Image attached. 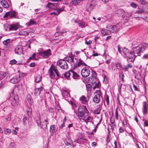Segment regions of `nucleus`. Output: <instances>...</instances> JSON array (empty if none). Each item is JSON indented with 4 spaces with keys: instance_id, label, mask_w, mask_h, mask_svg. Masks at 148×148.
Segmentation results:
<instances>
[{
    "instance_id": "nucleus-6",
    "label": "nucleus",
    "mask_w": 148,
    "mask_h": 148,
    "mask_svg": "<svg viewBox=\"0 0 148 148\" xmlns=\"http://www.w3.org/2000/svg\"><path fill=\"white\" fill-rule=\"evenodd\" d=\"M57 64L59 67L63 69H66L68 67L66 62L64 60H60L58 61Z\"/></svg>"
},
{
    "instance_id": "nucleus-17",
    "label": "nucleus",
    "mask_w": 148,
    "mask_h": 148,
    "mask_svg": "<svg viewBox=\"0 0 148 148\" xmlns=\"http://www.w3.org/2000/svg\"><path fill=\"white\" fill-rule=\"evenodd\" d=\"M20 80V77L19 75H16L11 79L10 82L13 84H16Z\"/></svg>"
},
{
    "instance_id": "nucleus-19",
    "label": "nucleus",
    "mask_w": 148,
    "mask_h": 148,
    "mask_svg": "<svg viewBox=\"0 0 148 148\" xmlns=\"http://www.w3.org/2000/svg\"><path fill=\"white\" fill-rule=\"evenodd\" d=\"M86 140L84 137L82 136L80 137L78 140H76L74 141L75 142H77L80 144H83L84 143H86Z\"/></svg>"
},
{
    "instance_id": "nucleus-5",
    "label": "nucleus",
    "mask_w": 148,
    "mask_h": 148,
    "mask_svg": "<svg viewBox=\"0 0 148 148\" xmlns=\"http://www.w3.org/2000/svg\"><path fill=\"white\" fill-rule=\"evenodd\" d=\"M102 93L100 90H97L94 92L92 98L93 101L96 103H98L101 100V98L102 97Z\"/></svg>"
},
{
    "instance_id": "nucleus-60",
    "label": "nucleus",
    "mask_w": 148,
    "mask_h": 148,
    "mask_svg": "<svg viewBox=\"0 0 148 148\" xmlns=\"http://www.w3.org/2000/svg\"><path fill=\"white\" fill-rule=\"evenodd\" d=\"M123 69L125 71H127L129 69V68L126 65L125 66H124Z\"/></svg>"
},
{
    "instance_id": "nucleus-26",
    "label": "nucleus",
    "mask_w": 148,
    "mask_h": 148,
    "mask_svg": "<svg viewBox=\"0 0 148 148\" xmlns=\"http://www.w3.org/2000/svg\"><path fill=\"white\" fill-rule=\"evenodd\" d=\"M1 4L5 8H8L9 7L8 3L5 0H4L1 1Z\"/></svg>"
},
{
    "instance_id": "nucleus-28",
    "label": "nucleus",
    "mask_w": 148,
    "mask_h": 148,
    "mask_svg": "<svg viewBox=\"0 0 148 148\" xmlns=\"http://www.w3.org/2000/svg\"><path fill=\"white\" fill-rule=\"evenodd\" d=\"M56 129V126L55 125H52L50 126V132L52 133L54 132Z\"/></svg>"
},
{
    "instance_id": "nucleus-10",
    "label": "nucleus",
    "mask_w": 148,
    "mask_h": 148,
    "mask_svg": "<svg viewBox=\"0 0 148 148\" xmlns=\"http://www.w3.org/2000/svg\"><path fill=\"white\" fill-rule=\"evenodd\" d=\"M66 146L65 148H72L73 147V143L71 138H66L64 141Z\"/></svg>"
},
{
    "instance_id": "nucleus-32",
    "label": "nucleus",
    "mask_w": 148,
    "mask_h": 148,
    "mask_svg": "<svg viewBox=\"0 0 148 148\" xmlns=\"http://www.w3.org/2000/svg\"><path fill=\"white\" fill-rule=\"evenodd\" d=\"M92 78L93 79V80L94 79H96V78L97 77V74L96 73L95 71H94L93 70H92Z\"/></svg>"
},
{
    "instance_id": "nucleus-1",
    "label": "nucleus",
    "mask_w": 148,
    "mask_h": 148,
    "mask_svg": "<svg viewBox=\"0 0 148 148\" xmlns=\"http://www.w3.org/2000/svg\"><path fill=\"white\" fill-rule=\"evenodd\" d=\"M136 42H133L132 44L133 49L131 51V54L132 55V60L131 61L133 62L135 58L139 55L138 54L140 53L142 51L143 46L142 45H136Z\"/></svg>"
},
{
    "instance_id": "nucleus-54",
    "label": "nucleus",
    "mask_w": 148,
    "mask_h": 148,
    "mask_svg": "<svg viewBox=\"0 0 148 148\" xmlns=\"http://www.w3.org/2000/svg\"><path fill=\"white\" fill-rule=\"evenodd\" d=\"M131 6L134 8H136L137 7V5L134 3H131Z\"/></svg>"
},
{
    "instance_id": "nucleus-46",
    "label": "nucleus",
    "mask_w": 148,
    "mask_h": 148,
    "mask_svg": "<svg viewBox=\"0 0 148 148\" xmlns=\"http://www.w3.org/2000/svg\"><path fill=\"white\" fill-rule=\"evenodd\" d=\"M10 42V40L9 39H8L4 40L3 42V43L5 45H7Z\"/></svg>"
},
{
    "instance_id": "nucleus-42",
    "label": "nucleus",
    "mask_w": 148,
    "mask_h": 148,
    "mask_svg": "<svg viewBox=\"0 0 148 148\" xmlns=\"http://www.w3.org/2000/svg\"><path fill=\"white\" fill-rule=\"evenodd\" d=\"M144 12V10L140 8H138V10L136 11V13L137 14H142Z\"/></svg>"
},
{
    "instance_id": "nucleus-9",
    "label": "nucleus",
    "mask_w": 148,
    "mask_h": 148,
    "mask_svg": "<svg viewBox=\"0 0 148 148\" xmlns=\"http://www.w3.org/2000/svg\"><path fill=\"white\" fill-rule=\"evenodd\" d=\"M51 53V50L49 49L46 50L42 51L37 53L40 56H42L45 58H47L50 55Z\"/></svg>"
},
{
    "instance_id": "nucleus-11",
    "label": "nucleus",
    "mask_w": 148,
    "mask_h": 148,
    "mask_svg": "<svg viewBox=\"0 0 148 148\" xmlns=\"http://www.w3.org/2000/svg\"><path fill=\"white\" fill-rule=\"evenodd\" d=\"M122 51L123 53L127 58L129 59L132 58V56L133 55L131 54V51H129L128 49L125 47L122 49Z\"/></svg>"
},
{
    "instance_id": "nucleus-7",
    "label": "nucleus",
    "mask_w": 148,
    "mask_h": 148,
    "mask_svg": "<svg viewBox=\"0 0 148 148\" xmlns=\"http://www.w3.org/2000/svg\"><path fill=\"white\" fill-rule=\"evenodd\" d=\"M107 28L109 29L110 32L112 33L116 32L120 29V26L119 24L114 25H108L107 26Z\"/></svg>"
},
{
    "instance_id": "nucleus-50",
    "label": "nucleus",
    "mask_w": 148,
    "mask_h": 148,
    "mask_svg": "<svg viewBox=\"0 0 148 148\" xmlns=\"http://www.w3.org/2000/svg\"><path fill=\"white\" fill-rule=\"evenodd\" d=\"M99 82H98L97 83H96L95 86L93 87V89H95L97 88H99Z\"/></svg>"
},
{
    "instance_id": "nucleus-29",
    "label": "nucleus",
    "mask_w": 148,
    "mask_h": 148,
    "mask_svg": "<svg viewBox=\"0 0 148 148\" xmlns=\"http://www.w3.org/2000/svg\"><path fill=\"white\" fill-rule=\"evenodd\" d=\"M49 73L50 74V76L51 78L54 79L55 77V75L52 71L51 69H49Z\"/></svg>"
},
{
    "instance_id": "nucleus-2",
    "label": "nucleus",
    "mask_w": 148,
    "mask_h": 148,
    "mask_svg": "<svg viewBox=\"0 0 148 148\" xmlns=\"http://www.w3.org/2000/svg\"><path fill=\"white\" fill-rule=\"evenodd\" d=\"M70 58L71 60V66H73V69H74L81 66H87L86 64L81 59H78L76 58L71 57H70Z\"/></svg>"
},
{
    "instance_id": "nucleus-23",
    "label": "nucleus",
    "mask_w": 148,
    "mask_h": 148,
    "mask_svg": "<svg viewBox=\"0 0 148 148\" xmlns=\"http://www.w3.org/2000/svg\"><path fill=\"white\" fill-rule=\"evenodd\" d=\"M79 100L82 103L86 104L88 102L87 98L84 96L82 95L79 98Z\"/></svg>"
},
{
    "instance_id": "nucleus-59",
    "label": "nucleus",
    "mask_w": 148,
    "mask_h": 148,
    "mask_svg": "<svg viewBox=\"0 0 148 148\" xmlns=\"http://www.w3.org/2000/svg\"><path fill=\"white\" fill-rule=\"evenodd\" d=\"M108 134L107 135V139H110V132L109 130V129L108 128Z\"/></svg>"
},
{
    "instance_id": "nucleus-64",
    "label": "nucleus",
    "mask_w": 148,
    "mask_h": 148,
    "mask_svg": "<svg viewBox=\"0 0 148 148\" xmlns=\"http://www.w3.org/2000/svg\"><path fill=\"white\" fill-rule=\"evenodd\" d=\"M29 23L30 24L33 25L35 23V22L34 20H31L30 21Z\"/></svg>"
},
{
    "instance_id": "nucleus-40",
    "label": "nucleus",
    "mask_w": 148,
    "mask_h": 148,
    "mask_svg": "<svg viewBox=\"0 0 148 148\" xmlns=\"http://www.w3.org/2000/svg\"><path fill=\"white\" fill-rule=\"evenodd\" d=\"M15 144L14 142H11L10 144L9 148H15Z\"/></svg>"
},
{
    "instance_id": "nucleus-34",
    "label": "nucleus",
    "mask_w": 148,
    "mask_h": 148,
    "mask_svg": "<svg viewBox=\"0 0 148 148\" xmlns=\"http://www.w3.org/2000/svg\"><path fill=\"white\" fill-rule=\"evenodd\" d=\"M6 75V73L3 71L0 72V80L3 78Z\"/></svg>"
},
{
    "instance_id": "nucleus-36",
    "label": "nucleus",
    "mask_w": 148,
    "mask_h": 148,
    "mask_svg": "<svg viewBox=\"0 0 148 148\" xmlns=\"http://www.w3.org/2000/svg\"><path fill=\"white\" fill-rule=\"evenodd\" d=\"M105 100L108 105H109V97L108 95H106L105 97Z\"/></svg>"
},
{
    "instance_id": "nucleus-20",
    "label": "nucleus",
    "mask_w": 148,
    "mask_h": 148,
    "mask_svg": "<svg viewBox=\"0 0 148 148\" xmlns=\"http://www.w3.org/2000/svg\"><path fill=\"white\" fill-rule=\"evenodd\" d=\"M49 69H51L53 71H54L58 77L60 76V74L59 73L57 69V67L56 66L54 65L51 66Z\"/></svg>"
},
{
    "instance_id": "nucleus-61",
    "label": "nucleus",
    "mask_w": 148,
    "mask_h": 148,
    "mask_svg": "<svg viewBox=\"0 0 148 148\" xmlns=\"http://www.w3.org/2000/svg\"><path fill=\"white\" fill-rule=\"evenodd\" d=\"M144 126L147 127L148 126V121L147 120H146L144 123Z\"/></svg>"
},
{
    "instance_id": "nucleus-62",
    "label": "nucleus",
    "mask_w": 148,
    "mask_h": 148,
    "mask_svg": "<svg viewBox=\"0 0 148 148\" xmlns=\"http://www.w3.org/2000/svg\"><path fill=\"white\" fill-rule=\"evenodd\" d=\"M36 122L38 125H41V123L40 121V120L39 119L37 120Z\"/></svg>"
},
{
    "instance_id": "nucleus-33",
    "label": "nucleus",
    "mask_w": 148,
    "mask_h": 148,
    "mask_svg": "<svg viewBox=\"0 0 148 148\" xmlns=\"http://www.w3.org/2000/svg\"><path fill=\"white\" fill-rule=\"evenodd\" d=\"M139 3L142 5H146L148 4V2L146 1L145 0H140Z\"/></svg>"
},
{
    "instance_id": "nucleus-25",
    "label": "nucleus",
    "mask_w": 148,
    "mask_h": 148,
    "mask_svg": "<svg viewBox=\"0 0 148 148\" xmlns=\"http://www.w3.org/2000/svg\"><path fill=\"white\" fill-rule=\"evenodd\" d=\"M47 120L45 119L44 121H43L41 123V127L44 129H45L47 128Z\"/></svg>"
},
{
    "instance_id": "nucleus-14",
    "label": "nucleus",
    "mask_w": 148,
    "mask_h": 148,
    "mask_svg": "<svg viewBox=\"0 0 148 148\" xmlns=\"http://www.w3.org/2000/svg\"><path fill=\"white\" fill-rule=\"evenodd\" d=\"M20 26L18 23L13 24L9 26V28L10 31H15L19 28Z\"/></svg>"
},
{
    "instance_id": "nucleus-63",
    "label": "nucleus",
    "mask_w": 148,
    "mask_h": 148,
    "mask_svg": "<svg viewBox=\"0 0 148 148\" xmlns=\"http://www.w3.org/2000/svg\"><path fill=\"white\" fill-rule=\"evenodd\" d=\"M32 99L31 98H27V101L29 103L31 104L32 103Z\"/></svg>"
},
{
    "instance_id": "nucleus-38",
    "label": "nucleus",
    "mask_w": 148,
    "mask_h": 148,
    "mask_svg": "<svg viewBox=\"0 0 148 148\" xmlns=\"http://www.w3.org/2000/svg\"><path fill=\"white\" fill-rule=\"evenodd\" d=\"M64 8H63V9H62L61 8H57L56 9L57 14H56L58 15L62 11L64 10Z\"/></svg>"
},
{
    "instance_id": "nucleus-52",
    "label": "nucleus",
    "mask_w": 148,
    "mask_h": 148,
    "mask_svg": "<svg viewBox=\"0 0 148 148\" xmlns=\"http://www.w3.org/2000/svg\"><path fill=\"white\" fill-rule=\"evenodd\" d=\"M16 61L15 59L11 60L10 61V64L11 65L14 64H16Z\"/></svg>"
},
{
    "instance_id": "nucleus-45",
    "label": "nucleus",
    "mask_w": 148,
    "mask_h": 148,
    "mask_svg": "<svg viewBox=\"0 0 148 148\" xmlns=\"http://www.w3.org/2000/svg\"><path fill=\"white\" fill-rule=\"evenodd\" d=\"M48 111L50 113H53L55 112V110L53 108H50L48 109Z\"/></svg>"
},
{
    "instance_id": "nucleus-53",
    "label": "nucleus",
    "mask_w": 148,
    "mask_h": 148,
    "mask_svg": "<svg viewBox=\"0 0 148 148\" xmlns=\"http://www.w3.org/2000/svg\"><path fill=\"white\" fill-rule=\"evenodd\" d=\"M55 110L56 111L57 110L59 112H60V111L61 110L60 106L58 105L56 106Z\"/></svg>"
},
{
    "instance_id": "nucleus-35",
    "label": "nucleus",
    "mask_w": 148,
    "mask_h": 148,
    "mask_svg": "<svg viewBox=\"0 0 148 148\" xmlns=\"http://www.w3.org/2000/svg\"><path fill=\"white\" fill-rule=\"evenodd\" d=\"M36 54L35 53H34L32 56H30L29 58V59L30 60H37V59L36 58Z\"/></svg>"
},
{
    "instance_id": "nucleus-49",
    "label": "nucleus",
    "mask_w": 148,
    "mask_h": 148,
    "mask_svg": "<svg viewBox=\"0 0 148 148\" xmlns=\"http://www.w3.org/2000/svg\"><path fill=\"white\" fill-rule=\"evenodd\" d=\"M71 4L73 5H76L78 4V3L76 0H72L71 1Z\"/></svg>"
},
{
    "instance_id": "nucleus-47",
    "label": "nucleus",
    "mask_w": 148,
    "mask_h": 148,
    "mask_svg": "<svg viewBox=\"0 0 148 148\" xmlns=\"http://www.w3.org/2000/svg\"><path fill=\"white\" fill-rule=\"evenodd\" d=\"M125 128L122 127H121L119 129V132L120 133H123L125 130Z\"/></svg>"
},
{
    "instance_id": "nucleus-21",
    "label": "nucleus",
    "mask_w": 148,
    "mask_h": 148,
    "mask_svg": "<svg viewBox=\"0 0 148 148\" xmlns=\"http://www.w3.org/2000/svg\"><path fill=\"white\" fill-rule=\"evenodd\" d=\"M101 32L102 34V35L104 36L107 35L109 34L110 32L109 29H103L101 30Z\"/></svg>"
},
{
    "instance_id": "nucleus-44",
    "label": "nucleus",
    "mask_w": 148,
    "mask_h": 148,
    "mask_svg": "<svg viewBox=\"0 0 148 148\" xmlns=\"http://www.w3.org/2000/svg\"><path fill=\"white\" fill-rule=\"evenodd\" d=\"M27 116L25 117L23 119V124L24 125L26 124L27 123Z\"/></svg>"
},
{
    "instance_id": "nucleus-18",
    "label": "nucleus",
    "mask_w": 148,
    "mask_h": 148,
    "mask_svg": "<svg viewBox=\"0 0 148 148\" xmlns=\"http://www.w3.org/2000/svg\"><path fill=\"white\" fill-rule=\"evenodd\" d=\"M69 32V29L65 28L64 29L61 31H59L56 32L55 35L56 36H57L58 34V35H62L63 36L64 33L66 32Z\"/></svg>"
},
{
    "instance_id": "nucleus-43",
    "label": "nucleus",
    "mask_w": 148,
    "mask_h": 148,
    "mask_svg": "<svg viewBox=\"0 0 148 148\" xmlns=\"http://www.w3.org/2000/svg\"><path fill=\"white\" fill-rule=\"evenodd\" d=\"M135 78L138 80L140 79L141 78L140 73H137L136 75H135Z\"/></svg>"
},
{
    "instance_id": "nucleus-22",
    "label": "nucleus",
    "mask_w": 148,
    "mask_h": 148,
    "mask_svg": "<svg viewBox=\"0 0 148 148\" xmlns=\"http://www.w3.org/2000/svg\"><path fill=\"white\" fill-rule=\"evenodd\" d=\"M70 71L71 72V75L74 79H77L79 78V75L76 72L72 70H70Z\"/></svg>"
},
{
    "instance_id": "nucleus-8",
    "label": "nucleus",
    "mask_w": 148,
    "mask_h": 148,
    "mask_svg": "<svg viewBox=\"0 0 148 148\" xmlns=\"http://www.w3.org/2000/svg\"><path fill=\"white\" fill-rule=\"evenodd\" d=\"M90 69L89 67H85L81 71V75L83 77H87L90 73Z\"/></svg>"
},
{
    "instance_id": "nucleus-51",
    "label": "nucleus",
    "mask_w": 148,
    "mask_h": 148,
    "mask_svg": "<svg viewBox=\"0 0 148 148\" xmlns=\"http://www.w3.org/2000/svg\"><path fill=\"white\" fill-rule=\"evenodd\" d=\"M54 5V4L53 3H49L47 4V6L49 8H52Z\"/></svg>"
},
{
    "instance_id": "nucleus-12",
    "label": "nucleus",
    "mask_w": 148,
    "mask_h": 148,
    "mask_svg": "<svg viewBox=\"0 0 148 148\" xmlns=\"http://www.w3.org/2000/svg\"><path fill=\"white\" fill-rule=\"evenodd\" d=\"M81 119H82L87 124L88 122H91L92 120V117L91 116H89L88 114H86L83 116Z\"/></svg>"
},
{
    "instance_id": "nucleus-30",
    "label": "nucleus",
    "mask_w": 148,
    "mask_h": 148,
    "mask_svg": "<svg viewBox=\"0 0 148 148\" xmlns=\"http://www.w3.org/2000/svg\"><path fill=\"white\" fill-rule=\"evenodd\" d=\"M71 75V72L70 70L68 72H66L64 74V76L65 78H68L69 77V76Z\"/></svg>"
},
{
    "instance_id": "nucleus-16",
    "label": "nucleus",
    "mask_w": 148,
    "mask_h": 148,
    "mask_svg": "<svg viewBox=\"0 0 148 148\" xmlns=\"http://www.w3.org/2000/svg\"><path fill=\"white\" fill-rule=\"evenodd\" d=\"M96 4L92 1H91L90 2L88 3L87 5V8L88 11H91L92 10L95 6Z\"/></svg>"
},
{
    "instance_id": "nucleus-56",
    "label": "nucleus",
    "mask_w": 148,
    "mask_h": 148,
    "mask_svg": "<svg viewBox=\"0 0 148 148\" xmlns=\"http://www.w3.org/2000/svg\"><path fill=\"white\" fill-rule=\"evenodd\" d=\"M142 58L143 59H145L148 58V53L144 55L142 57Z\"/></svg>"
},
{
    "instance_id": "nucleus-13",
    "label": "nucleus",
    "mask_w": 148,
    "mask_h": 148,
    "mask_svg": "<svg viewBox=\"0 0 148 148\" xmlns=\"http://www.w3.org/2000/svg\"><path fill=\"white\" fill-rule=\"evenodd\" d=\"M15 52L18 54L21 55L23 53V46L21 45H17L15 49Z\"/></svg>"
},
{
    "instance_id": "nucleus-39",
    "label": "nucleus",
    "mask_w": 148,
    "mask_h": 148,
    "mask_svg": "<svg viewBox=\"0 0 148 148\" xmlns=\"http://www.w3.org/2000/svg\"><path fill=\"white\" fill-rule=\"evenodd\" d=\"M4 133L5 134H8L11 133V130L9 129H5L4 131Z\"/></svg>"
},
{
    "instance_id": "nucleus-24",
    "label": "nucleus",
    "mask_w": 148,
    "mask_h": 148,
    "mask_svg": "<svg viewBox=\"0 0 148 148\" xmlns=\"http://www.w3.org/2000/svg\"><path fill=\"white\" fill-rule=\"evenodd\" d=\"M147 107L146 104L145 102H144L143 103V112L144 114L146 115L147 112Z\"/></svg>"
},
{
    "instance_id": "nucleus-55",
    "label": "nucleus",
    "mask_w": 148,
    "mask_h": 148,
    "mask_svg": "<svg viewBox=\"0 0 148 148\" xmlns=\"http://www.w3.org/2000/svg\"><path fill=\"white\" fill-rule=\"evenodd\" d=\"M9 16L10 17V12H6L3 16L4 18H7Z\"/></svg>"
},
{
    "instance_id": "nucleus-58",
    "label": "nucleus",
    "mask_w": 148,
    "mask_h": 148,
    "mask_svg": "<svg viewBox=\"0 0 148 148\" xmlns=\"http://www.w3.org/2000/svg\"><path fill=\"white\" fill-rule=\"evenodd\" d=\"M97 144L96 142H93L91 143V145L92 147H95L97 146Z\"/></svg>"
},
{
    "instance_id": "nucleus-48",
    "label": "nucleus",
    "mask_w": 148,
    "mask_h": 148,
    "mask_svg": "<svg viewBox=\"0 0 148 148\" xmlns=\"http://www.w3.org/2000/svg\"><path fill=\"white\" fill-rule=\"evenodd\" d=\"M92 78H86V81L87 82L90 83H92Z\"/></svg>"
},
{
    "instance_id": "nucleus-15",
    "label": "nucleus",
    "mask_w": 148,
    "mask_h": 148,
    "mask_svg": "<svg viewBox=\"0 0 148 148\" xmlns=\"http://www.w3.org/2000/svg\"><path fill=\"white\" fill-rule=\"evenodd\" d=\"M121 67V64L118 62L116 63L112 62V70L115 71L117 69H119Z\"/></svg>"
},
{
    "instance_id": "nucleus-41",
    "label": "nucleus",
    "mask_w": 148,
    "mask_h": 148,
    "mask_svg": "<svg viewBox=\"0 0 148 148\" xmlns=\"http://www.w3.org/2000/svg\"><path fill=\"white\" fill-rule=\"evenodd\" d=\"M34 95L36 96L39 95L40 94V91H39L37 88L35 89L34 92Z\"/></svg>"
},
{
    "instance_id": "nucleus-4",
    "label": "nucleus",
    "mask_w": 148,
    "mask_h": 148,
    "mask_svg": "<svg viewBox=\"0 0 148 148\" xmlns=\"http://www.w3.org/2000/svg\"><path fill=\"white\" fill-rule=\"evenodd\" d=\"M10 99L11 100V103L12 105V108H13L17 106L18 104V96L16 93H14L12 92L10 94Z\"/></svg>"
},
{
    "instance_id": "nucleus-31",
    "label": "nucleus",
    "mask_w": 148,
    "mask_h": 148,
    "mask_svg": "<svg viewBox=\"0 0 148 148\" xmlns=\"http://www.w3.org/2000/svg\"><path fill=\"white\" fill-rule=\"evenodd\" d=\"M78 24L79 27L81 28L84 27L86 26L85 23L84 21H80L79 22Z\"/></svg>"
},
{
    "instance_id": "nucleus-3",
    "label": "nucleus",
    "mask_w": 148,
    "mask_h": 148,
    "mask_svg": "<svg viewBox=\"0 0 148 148\" xmlns=\"http://www.w3.org/2000/svg\"><path fill=\"white\" fill-rule=\"evenodd\" d=\"M74 110L75 113L77 115L78 119H81V118L84 115L89 114V111L87 108L84 106H80L79 107L78 113L74 109Z\"/></svg>"
},
{
    "instance_id": "nucleus-37",
    "label": "nucleus",
    "mask_w": 148,
    "mask_h": 148,
    "mask_svg": "<svg viewBox=\"0 0 148 148\" xmlns=\"http://www.w3.org/2000/svg\"><path fill=\"white\" fill-rule=\"evenodd\" d=\"M16 12L15 11H13L11 12H10V17L12 18L15 17Z\"/></svg>"
},
{
    "instance_id": "nucleus-27",
    "label": "nucleus",
    "mask_w": 148,
    "mask_h": 148,
    "mask_svg": "<svg viewBox=\"0 0 148 148\" xmlns=\"http://www.w3.org/2000/svg\"><path fill=\"white\" fill-rule=\"evenodd\" d=\"M42 78V76L41 75H37L35 79V81L37 83L39 82L40 81Z\"/></svg>"
},
{
    "instance_id": "nucleus-57",
    "label": "nucleus",
    "mask_w": 148,
    "mask_h": 148,
    "mask_svg": "<svg viewBox=\"0 0 148 148\" xmlns=\"http://www.w3.org/2000/svg\"><path fill=\"white\" fill-rule=\"evenodd\" d=\"M123 123L124 126L125 127H125L127 125V122L126 120H123Z\"/></svg>"
}]
</instances>
